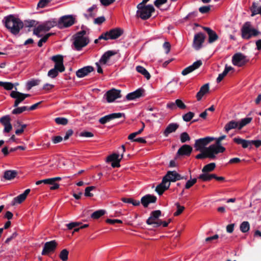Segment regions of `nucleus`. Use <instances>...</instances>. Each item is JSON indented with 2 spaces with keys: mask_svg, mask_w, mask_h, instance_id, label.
<instances>
[{
  "mask_svg": "<svg viewBox=\"0 0 261 261\" xmlns=\"http://www.w3.org/2000/svg\"><path fill=\"white\" fill-rule=\"evenodd\" d=\"M105 213L106 212L105 210H99L93 213L91 215V217L93 219H97L104 215Z\"/></svg>",
  "mask_w": 261,
  "mask_h": 261,
  "instance_id": "ea45409f",
  "label": "nucleus"
},
{
  "mask_svg": "<svg viewBox=\"0 0 261 261\" xmlns=\"http://www.w3.org/2000/svg\"><path fill=\"white\" fill-rule=\"evenodd\" d=\"M50 36V34H47L43 37L38 42V46L41 47L43 43L46 42L49 37Z\"/></svg>",
  "mask_w": 261,
  "mask_h": 261,
  "instance_id": "4d7b16f0",
  "label": "nucleus"
},
{
  "mask_svg": "<svg viewBox=\"0 0 261 261\" xmlns=\"http://www.w3.org/2000/svg\"><path fill=\"white\" fill-rule=\"evenodd\" d=\"M0 86L3 87L5 90H11L13 89L14 85L10 82L0 81Z\"/></svg>",
  "mask_w": 261,
  "mask_h": 261,
  "instance_id": "37998d69",
  "label": "nucleus"
},
{
  "mask_svg": "<svg viewBox=\"0 0 261 261\" xmlns=\"http://www.w3.org/2000/svg\"><path fill=\"white\" fill-rule=\"evenodd\" d=\"M136 69L138 72L143 75L147 80L150 79V73L144 67L139 65L136 67Z\"/></svg>",
  "mask_w": 261,
  "mask_h": 261,
  "instance_id": "f704fd0d",
  "label": "nucleus"
},
{
  "mask_svg": "<svg viewBox=\"0 0 261 261\" xmlns=\"http://www.w3.org/2000/svg\"><path fill=\"white\" fill-rule=\"evenodd\" d=\"M55 22L54 21H48L42 24L38 25L34 30V34L38 37H41L40 33L42 32L49 31L51 28L54 27Z\"/></svg>",
  "mask_w": 261,
  "mask_h": 261,
  "instance_id": "9b49d317",
  "label": "nucleus"
},
{
  "mask_svg": "<svg viewBox=\"0 0 261 261\" xmlns=\"http://www.w3.org/2000/svg\"><path fill=\"white\" fill-rule=\"evenodd\" d=\"M55 122L58 124L66 125L68 123V120L65 118L58 117L55 119Z\"/></svg>",
  "mask_w": 261,
  "mask_h": 261,
  "instance_id": "3c124183",
  "label": "nucleus"
},
{
  "mask_svg": "<svg viewBox=\"0 0 261 261\" xmlns=\"http://www.w3.org/2000/svg\"><path fill=\"white\" fill-rule=\"evenodd\" d=\"M210 10V6H202L199 8V11L201 13H206Z\"/></svg>",
  "mask_w": 261,
  "mask_h": 261,
  "instance_id": "0e129e2a",
  "label": "nucleus"
},
{
  "mask_svg": "<svg viewBox=\"0 0 261 261\" xmlns=\"http://www.w3.org/2000/svg\"><path fill=\"white\" fill-rule=\"evenodd\" d=\"M251 32H252V29L250 28V22H246L242 29V37L246 39L250 38Z\"/></svg>",
  "mask_w": 261,
  "mask_h": 261,
  "instance_id": "5701e85b",
  "label": "nucleus"
},
{
  "mask_svg": "<svg viewBox=\"0 0 261 261\" xmlns=\"http://www.w3.org/2000/svg\"><path fill=\"white\" fill-rule=\"evenodd\" d=\"M180 139L182 143H185L189 141L190 140V138L187 133L184 132L180 134Z\"/></svg>",
  "mask_w": 261,
  "mask_h": 261,
  "instance_id": "8fccbe9b",
  "label": "nucleus"
},
{
  "mask_svg": "<svg viewBox=\"0 0 261 261\" xmlns=\"http://www.w3.org/2000/svg\"><path fill=\"white\" fill-rule=\"evenodd\" d=\"M106 20V19L104 16L98 17L96 18H95L94 20V22L95 24H100L103 23Z\"/></svg>",
  "mask_w": 261,
  "mask_h": 261,
  "instance_id": "680f3d73",
  "label": "nucleus"
},
{
  "mask_svg": "<svg viewBox=\"0 0 261 261\" xmlns=\"http://www.w3.org/2000/svg\"><path fill=\"white\" fill-rule=\"evenodd\" d=\"M116 54V52L114 50H108L105 53L99 60V63L101 65L107 64L110 58Z\"/></svg>",
  "mask_w": 261,
  "mask_h": 261,
  "instance_id": "b1692460",
  "label": "nucleus"
},
{
  "mask_svg": "<svg viewBox=\"0 0 261 261\" xmlns=\"http://www.w3.org/2000/svg\"><path fill=\"white\" fill-rule=\"evenodd\" d=\"M206 152L208 154V158L213 159L216 158V155L219 153H222L225 150V148L222 145L216 143L210 145L205 148Z\"/></svg>",
  "mask_w": 261,
  "mask_h": 261,
  "instance_id": "423d86ee",
  "label": "nucleus"
},
{
  "mask_svg": "<svg viewBox=\"0 0 261 261\" xmlns=\"http://www.w3.org/2000/svg\"><path fill=\"white\" fill-rule=\"evenodd\" d=\"M101 4L104 6H108L112 4L115 0H99Z\"/></svg>",
  "mask_w": 261,
  "mask_h": 261,
  "instance_id": "338daca9",
  "label": "nucleus"
},
{
  "mask_svg": "<svg viewBox=\"0 0 261 261\" xmlns=\"http://www.w3.org/2000/svg\"><path fill=\"white\" fill-rule=\"evenodd\" d=\"M163 179L165 181L170 183L171 182H175L177 180L181 179H187V177L182 176L175 171H169L167 174L164 176Z\"/></svg>",
  "mask_w": 261,
  "mask_h": 261,
  "instance_id": "6e6552de",
  "label": "nucleus"
},
{
  "mask_svg": "<svg viewBox=\"0 0 261 261\" xmlns=\"http://www.w3.org/2000/svg\"><path fill=\"white\" fill-rule=\"evenodd\" d=\"M202 65L201 60H198L194 62L193 64L186 68H185L181 72L183 75H186L192 72L195 69L198 68Z\"/></svg>",
  "mask_w": 261,
  "mask_h": 261,
  "instance_id": "a211bd4d",
  "label": "nucleus"
},
{
  "mask_svg": "<svg viewBox=\"0 0 261 261\" xmlns=\"http://www.w3.org/2000/svg\"><path fill=\"white\" fill-rule=\"evenodd\" d=\"M247 62L246 57L241 53L235 54L232 57V64L238 67L244 66Z\"/></svg>",
  "mask_w": 261,
  "mask_h": 261,
  "instance_id": "9d476101",
  "label": "nucleus"
},
{
  "mask_svg": "<svg viewBox=\"0 0 261 261\" xmlns=\"http://www.w3.org/2000/svg\"><path fill=\"white\" fill-rule=\"evenodd\" d=\"M137 7L138 10L136 15L143 20H146L150 18L151 13L154 11V8L151 5H145L143 3H140Z\"/></svg>",
  "mask_w": 261,
  "mask_h": 261,
  "instance_id": "7ed1b4c3",
  "label": "nucleus"
},
{
  "mask_svg": "<svg viewBox=\"0 0 261 261\" xmlns=\"http://www.w3.org/2000/svg\"><path fill=\"white\" fill-rule=\"evenodd\" d=\"M123 158V154L120 155L118 153H113L109 156H108L107 161V162H112V161H117L120 162L121 159Z\"/></svg>",
  "mask_w": 261,
  "mask_h": 261,
  "instance_id": "c9c22d12",
  "label": "nucleus"
},
{
  "mask_svg": "<svg viewBox=\"0 0 261 261\" xmlns=\"http://www.w3.org/2000/svg\"><path fill=\"white\" fill-rule=\"evenodd\" d=\"M233 140L237 144L241 145L244 148H246L250 145V141L246 140L239 137L234 138Z\"/></svg>",
  "mask_w": 261,
  "mask_h": 261,
  "instance_id": "473e14b6",
  "label": "nucleus"
},
{
  "mask_svg": "<svg viewBox=\"0 0 261 261\" xmlns=\"http://www.w3.org/2000/svg\"><path fill=\"white\" fill-rule=\"evenodd\" d=\"M51 59L55 63L54 68L58 70L60 72L65 71V68L63 64V58L62 56H54L51 58Z\"/></svg>",
  "mask_w": 261,
  "mask_h": 261,
  "instance_id": "ddd939ff",
  "label": "nucleus"
},
{
  "mask_svg": "<svg viewBox=\"0 0 261 261\" xmlns=\"http://www.w3.org/2000/svg\"><path fill=\"white\" fill-rule=\"evenodd\" d=\"M170 186V183L165 181L163 179L162 182L156 186L155 191L159 195H161L165 190L169 188Z\"/></svg>",
  "mask_w": 261,
  "mask_h": 261,
  "instance_id": "a878e982",
  "label": "nucleus"
},
{
  "mask_svg": "<svg viewBox=\"0 0 261 261\" xmlns=\"http://www.w3.org/2000/svg\"><path fill=\"white\" fill-rule=\"evenodd\" d=\"M201 152L196 156V158L197 159H203L206 158H208V154L206 152V148L203 150Z\"/></svg>",
  "mask_w": 261,
  "mask_h": 261,
  "instance_id": "bf43d9fd",
  "label": "nucleus"
},
{
  "mask_svg": "<svg viewBox=\"0 0 261 261\" xmlns=\"http://www.w3.org/2000/svg\"><path fill=\"white\" fill-rule=\"evenodd\" d=\"M194 116V113L192 112H189L182 115V119L186 122L190 121Z\"/></svg>",
  "mask_w": 261,
  "mask_h": 261,
  "instance_id": "49530a36",
  "label": "nucleus"
},
{
  "mask_svg": "<svg viewBox=\"0 0 261 261\" xmlns=\"http://www.w3.org/2000/svg\"><path fill=\"white\" fill-rule=\"evenodd\" d=\"M192 150V148L189 145H182L177 151V154L182 155H189Z\"/></svg>",
  "mask_w": 261,
  "mask_h": 261,
  "instance_id": "c85d7f7f",
  "label": "nucleus"
},
{
  "mask_svg": "<svg viewBox=\"0 0 261 261\" xmlns=\"http://www.w3.org/2000/svg\"><path fill=\"white\" fill-rule=\"evenodd\" d=\"M63 140V138L61 136H58L52 138V141L54 144H57L61 142Z\"/></svg>",
  "mask_w": 261,
  "mask_h": 261,
  "instance_id": "774afa93",
  "label": "nucleus"
},
{
  "mask_svg": "<svg viewBox=\"0 0 261 261\" xmlns=\"http://www.w3.org/2000/svg\"><path fill=\"white\" fill-rule=\"evenodd\" d=\"M86 34L85 30H82L73 36V45L76 50H80L88 44L89 40L88 37L85 36Z\"/></svg>",
  "mask_w": 261,
  "mask_h": 261,
  "instance_id": "f03ea898",
  "label": "nucleus"
},
{
  "mask_svg": "<svg viewBox=\"0 0 261 261\" xmlns=\"http://www.w3.org/2000/svg\"><path fill=\"white\" fill-rule=\"evenodd\" d=\"M205 36L202 33H199L195 35L193 39V47L196 50L200 49L203 43Z\"/></svg>",
  "mask_w": 261,
  "mask_h": 261,
  "instance_id": "f8f14e48",
  "label": "nucleus"
},
{
  "mask_svg": "<svg viewBox=\"0 0 261 261\" xmlns=\"http://www.w3.org/2000/svg\"><path fill=\"white\" fill-rule=\"evenodd\" d=\"M233 71L234 69L230 66L225 65V69L222 73L219 74L217 78V83L220 82L230 71Z\"/></svg>",
  "mask_w": 261,
  "mask_h": 261,
  "instance_id": "72a5a7b5",
  "label": "nucleus"
},
{
  "mask_svg": "<svg viewBox=\"0 0 261 261\" xmlns=\"http://www.w3.org/2000/svg\"><path fill=\"white\" fill-rule=\"evenodd\" d=\"M214 177H215L214 174H210L207 172H203L198 176V178L203 181H208L214 178Z\"/></svg>",
  "mask_w": 261,
  "mask_h": 261,
  "instance_id": "e433bc0d",
  "label": "nucleus"
},
{
  "mask_svg": "<svg viewBox=\"0 0 261 261\" xmlns=\"http://www.w3.org/2000/svg\"><path fill=\"white\" fill-rule=\"evenodd\" d=\"M252 119L251 117H246L238 121L232 120L225 124L224 127V131L228 133L231 129L234 128L241 130L244 126L250 123Z\"/></svg>",
  "mask_w": 261,
  "mask_h": 261,
  "instance_id": "20e7f679",
  "label": "nucleus"
},
{
  "mask_svg": "<svg viewBox=\"0 0 261 261\" xmlns=\"http://www.w3.org/2000/svg\"><path fill=\"white\" fill-rule=\"evenodd\" d=\"M11 118L9 115H6L0 118V122L5 126L8 124H10Z\"/></svg>",
  "mask_w": 261,
  "mask_h": 261,
  "instance_id": "de8ad7c7",
  "label": "nucleus"
},
{
  "mask_svg": "<svg viewBox=\"0 0 261 261\" xmlns=\"http://www.w3.org/2000/svg\"><path fill=\"white\" fill-rule=\"evenodd\" d=\"M106 222L110 224H115L116 223H122V221L119 219H108L106 220Z\"/></svg>",
  "mask_w": 261,
  "mask_h": 261,
  "instance_id": "69168bd1",
  "label": "nucleus"
},
{
  "mask_svg": "<svg viewBox=\"0 0 261 261\" xmlns=\"http://www.w3.org/2000/svg\"><path fill=\"white\" fill-rule=\"evenodd\" d=\"M163 48L165 50L166 54H168L170 52L171 48V45L170 43L168 41L165 42L163 44Z\"/></svg>",
  "mask_w": 261,
  "mask_h": 261,
  "instance_id": "e2e57ef3",
  "label": "nucleus"
},
{
  "mask_svg": "<svg viewBox=\"0 0 261 261\" xmlns=\"http://www.w3.org/2000/svg\"><path fill=\"white\" fill-rule=\"evenodd\" d=\"M18 175V172L14 170H8L4 172L3 177L7 180L14 179Z\"/></svg>",
  "mask_w": 261,
  "mask_h": 261,
  "instance_id": "cd10ccee",
  "label": "nucleus"
},
{
  "mask_svg": "<svg viewBox=\"0 0 261 261\" xmlns=\"http://www.w3.org/2000/svg\"><path fill=\"white\" fill-rule=\"evenodd\" d=\"M197 182V179L196 178H193L191 179L190 180H188L186 185H185V188L187 189H188L190 188L191 187H192L196 182Z\"/></svg>",
  "mask_w": 261,
  "mask_h": 261,
  "instance_id": "864d4df0",
  "label": "nucleus"
},
{
  "mask_svg": "<svg viewBox=\"0 0 261 261\" xmlns=\"http://www.w3.org/2000/svg\"><path fill=\"white\" fill-rule=\"evenodd\" d=\"M95 189V187L93 186L88 187L85 189V196L86 197H92L93 196V194L90 193V192L93 190Z\"/></svg>",
  "mask_w": 261,
  "mask_h": 261,
  "instance_id": "6e6d98bb",
  "label": "nucleus"
},
{
  "mask_svg": "<svg viewBox=\"0 0 261 261\" xmlns=\"http://www.w3.org/2000/svg\"><path fill=\"white\" fill-rule=\"evenodd\" d=\"M81 223L79 222H73L66 224V226L67 228L69 230L72 229V228L76 227L80 225Z\"/></svg>",
  "mask_w": 261,
  "mask_h": 261,
  "instance_id": "052dcab7",
  "label": "nucleus"
},
{
  "mask_svg": "<svg viewBox=\"0 0 261 261\" xmlns=\"http://www.w3.org/2000/svg\"><path fill=\"white\" fill-rule=\"evenodd\" d=\"M209 85L205 84L203 85L200 89V90L196 94V98L198 101L200 100L202 97L208 92Z\"/></svg>",
  "mask_w": 261,
  "mask_h": 261,
  "instance_id": "c756f323",
  "label": "nucleus"
},
{
  "mask_svg": "<svg viewBox=\"0 0 261 261\" xmlns=\"http://www.w3.org/2000/svg\"><path fill=\"white\" fill-rule=\"evenodd\" d=\"M178 127V125L177 123H172L169 124L164 132V136L167 137L170 133L175 132Z\"/></svg>",
  "mask_w": 261,
  "mask_h": 261,
  "instance_id": "7c9ffc66",
  "label": "nucleus"
},
{
  "mask_svg": "<svg viewBox=\"0 0 261 261\" xmlns=\"http://www.w3.org/2000/svg\"><path fill=\"white\" fill-rule=\"evenodd\" d=\"M240 230L244 233L247 232L249 230L250 225L248 222H243L240 226Z\"/></svg>",
  "mask_w": 261,
  "mask_h": 261,
  "instance_id": "79ce46f5",
  "label": "nucleus"
},
{
  "mask_svg": "<svg viewBox=\"0 0 261 261\" xmlns=\"http://www.w3.org/2000/svg\"><path fill=\"white\" fill-rule=\"evenodd\" d=\"M175 205L177 207V211L174 213V216H177L179 215L183 212L185 209V207L180 206L178 203H176Z\"/></svg>",
  "mask_w": 261,
  "mask_h": 261,
  "instance_id": "603ef678",
  "label": "nucleus"
},
{
  "mask_svg": "<svg viewBox=\"0 0 261 261\" xmlns=\"http://www.w3.org/2000/svg\"><path fill=\"white\" fill-rule=\"evenodd\" d=\"M3 22L5 27L13 34H17L23 27V22L13 15L4 17Z\"/></svg>",
  "mask_w": 261,
  "mask_h": 261,
  "instance_id": "f257e3e1",
  "label": "nucleus"
},
{
  "mask_svg": "<svg viewBox=\"0 0 261 261\" xmlns=\"http://www.w3.org/2000/svg\"><path fill=\"white\" fill-rule=\"evenodd\" d=\"M124 116L125 115L123 113H112L100 118L99 120V122L101 124H104L107 122L110 121L111 120L119 118L122 117H124Z\"/></svg>",
  "mask_w": 261,
  "mask_h": 261,
  "instance_id": "dca6fc26",
  "label": "nucleus"
},
{
  "mask_svg": "<svg viewBox=\"0 0 261 261\" xmlns=\"http://www.w3.org/2000/svg\"><path fill=\"white\" fill-rule=\"evenodd\" d=\"M109 39H116L123 33V31L120 28H115L107 32Z\"/></svg>",
  "mask_w": 261,
  "mask_h": 261,
  "instance_id": "393cba45",
  "label": "nucleus"
},
{
  "mask_svg": "<svg viewBox=\"0 0 261 261\" xmlns=\"http://www.w3.org/2000/svg\"><path fill=\"white\" fill-rule=\"evenodd\" d=\"M57 246V243L55 240H53L45 243L41 252V254L45 255L51 252H53L56 248Z\"/></svg>",
  "mask_w": 261,
  "mask_h": 261,
  "instance_id": "4468645a",
  "label": "nucleus"
},
{
  "mask_svg": "<svg viewBox=\"0 0 261 261\" xmlns=\"http://www.w3.org/2000/svg\"><path fill=\"white\" fill-rule=\"evenodd\" d=\"M203 29L206 31L208 35V41L210 43H212L218 39V36L215 32L209 28L204 27Z\"/></svg>",
  "mask_w": 261,
  "mask_h": 261,
  "instance_id": "bb28decb",
  "label": "nucleus"
},
{
  "mask_svg": "<svg viewBox=\"0 0 261 261\" xmlns=\"http://www.w3.org/2000/svg\"><path fill=\"white\" fill-rule=\"evenodd\" d=\"M75 23V18L72 15H65L61 17L58 21L60 28H67Z\"/></svg>",
  "mask_w": 261,
  "mask_h": 261,
  "instance_id": "1a4fd4ad",
  "label": "nucleus"
},
{
  "mask_svg": "<svg viewBox=\"0 0 261 261\" xmlns=\"http://www.w3.org/2000/svg\"><path fill=\"white\" fill-rule=\"evenodd\" d=\"M94 70V68L91 66H87L79 69L76 72V75L79 78H82L88 75Z\"/></svg>",
  "mask_w": 261,
  "mask_h": 261,
  "instance_id": "f3484780",
  "label": "nucleus"
},
{
  "mask_svg": "<svg viewBox=\"0 0 261 261\" xmlns=\"http://www.w3.org/2000/svg\"><path fill=\"white\" fill-rule=\"evenodd\" d=\"M176 107L180 109L183 110L186 108V106L180 99H177L175 100Z\"/></svg>",
  "mask_w": 261,
  "mask_h": 261,
  "instance_id": "5fc2aeb1",
  "label": "nucleus"
},
{
  "mask_svg": "<svg viewBox=\"0 0 261 261\" xmlns=\"http://www.w3.org/2000/svg\"><path fill=\"white\" fill-rule=\"evenodd\" d=\"M142 125H143V126H142V128H140L138 131L133 133L128 136V139L129 140H133V139L135 138L137 135L140 134L143 132V129L144 128V127H145V124L143 122H142Z\"/></svg>",
  "mask_w": 261,
  "mask_h": 261,
  "instance_id": "a18cd8bd",
  "label": "nucleus"
},
{
  "mask_svg": "<svg viewBox=\"0 0 261 261\" xmlns=\"http://www.w3.org/2000/svg\"><path fill=\"white\" fill-rule=\"evenodd\" d=\"M96 6L95 5H93L87 10V13L84 14L85 17L87 19L94 18L96 15Z\"/></svg>",
  "mask_w": 261,
  "mask_h": 261,
  "instance_id": "2f4dec72",
  "label": "nucleus"
},
{
  "mask_svg": "<svg viewBox=\"0 0 261 261\" xmlns=\"http://www.w3.org/2000/svg\"><path fill=\"white\" fill-rule=\"evenodd\" d=\"M216 165L214 163H211L204 166L202 170V172H209L214 170Z\"/></svg>",
  "mask_w": 261,
  "mask_h": 261,
  "instance_id": "58836bf2",
  "label": "nucleus"
},
{
  "mask_svg": "<svg viewBox=\"0 0 261 261\" xmlns=\"http://www.w3.org/2000/svg\"><path fill=\"white\" fill-rule=\"evenodd\" d=\"M69 251L66 249H63L60 253L59 257L62 261H67L68 259Z\"/></svg>",
  "mask_w": 261,
  "mask_h": 261,
  "instance_id": "a19ab883",
  "label": "nucleus"
},
{
  "mask_svg": "<svg viewBox=\"0 0 261 261\" xmlns=\"http://www.w3.org/2000/svg\"><path fill=\"white\" fill-rule=\"evenodd\" d=\"M28 110V107L26 106H23L21 107H18L15 109H14L12 111V113L13 114H18L22 113L23 112Z\"/></svg>",
  "mask_w": 261,
  "mask_h": 261,
  "instance_id": "09e8293b",
  "label": "nucleus"
},
{
  "mask_svg": "<svg viewBox=\"0 0 261 261\" xmlns=\"http://www.w3.org/2000/svg\"><path fill=\"white\" fill-rule=\"evenodd\" d=\"M59 72H60L58 70L54 68L48 71L47 76L51 79H55L58 75Z\"/></svg>",
  "mask_w": 261,
  "mask_h": 261,
  "instance_id": "c03bdc74",
  "label": "nucleus"
},
{
  "mask_svg": "<svg viewBox=\"0 0 261 261\" xmlns=\"http://www.w3.org/2000/svg\"><path fill=\"white\" fill-rule=\"evenodd\" d=\"M121 91L115 89H112L108 91L106 94L107 100L108 102H112L116 99L121 97Z\"/></svg>",
  "mask_w": 261,
  "mask_h": 261,
  "instance_id": "2eb2a0df",
  "label": "nucleus"
},
{
  "mask_svg": "<svg viewBox=\"0 0 261 261\" xmlns=\"http://www.w3.org/2000/svg\"><path fill=\"white\" fill-rule=\"evenodd\" d=\"M156 197L152 195L147 194L142 197L141 202L144 207H147L150 203H154Z\"/></svg>",
  "mask_w": 261,
  "mask_h": 261,
  "instance_id": "4be33fe9",
  "label": "nucleus"
},
{
  "mask_svg": "<svg viewBox=\"0 0 261 261\" xmlns=\"http://www.w3.org/2000/svg\"><path fill=\"white\" fill-rule=\"evenodd\" d=\"M144 90L142 88H139L134 92L127 94L126 98L128 100H132L138 98L143 95Z\"/></svg>",
  "mask_w": 261,
  "mask_h": 261,
  "instance_id": "6ab92c4d",
  "label": "nucleus"
},
{
  "mask_svg": "<svg viewBox=\"0 0 261 261\" xmlns=\"http://www.w3.org/2000/svg\"><path fill=\"white\" fill-rule=\"evenodd\" d=\"M161 215V212L160 210H156L150 213V217L146 221L148 225H152L154 227H158L161 225V220L159 217Z\"/></svg>",
  "mask_w": 261,
  "mask_h": 261,
  "instance_id": "39448f33",
  "label": "nucleus"
},
{
  "mask_svg": "<svg viewBox=\"0 0 261 261\" xmlns=\"http://www.w3.org/2000/svg\"><path fill=\"white\" fill-rule=\"evenodd\" d=\"M214 140H215V138L211 137H206L197 139L195 141L194 147L196 150L202 151L205 148V146L206 145Z\"/></svg>",
  "mask_w": 261,
  "mask_h": 261,
  "instance_id": "0eeeda50",
  "label": "nucleus"
},
{
  "mask_svg": "<svg viewBox=\"0 0 261 261\" xmlns=\"http://www.w3.org/2000/svg\"><path fill=\"white\" fill-rule=\"evenodd\" d=\"M50 2V0H40L38 3V7L41 8H44L47 6Z\"/></svg>",
  "mask_w": 261,
  "mask_h": 261,
  "instance_id": "13d9d810",
  "label": "nucleus"
},
{
  "mask_svg": "<svg viewBox=\"0 0 261 261\" xmlns=\"http://www.w3.org/2000/svg\"><path fill=\"white\" fill-rule=\"evenodd\" d=\"M30 190L28 189L25 190L24 192L18 196L15 197L11 202L12 205H15L17 204H20L23 202L27 198V196L29 194Z\"/></svg>",
  "mask_w": 261,
  "mask_h": 261,
  "instance_id": "aec40b11",
  "label": "nucleus"
},
{
  "mask_svg": "<svg viewBox=\"0 0 261 261\" xmlns=\"http://www.w3.org/2000/svg\"><path fill=\"white\" fill-rule=\"evenodd\" d=\"M15 90H17V89L15 88ZM10 96L15 99L14 104V107H17L18 105L24 99L22 93L16 91V90L12 91L10 93Z\"/></svg>",
  "mask_w": 261,
  "mask_h": 261,
  "instance_id": "412c9836",
  "label": "nucleus"
},
{
  "mask_svg": "<svg viewBox=\"0 0 261 261\" xmlns=\"http://www.w3.org/2000/svg\"><path fill=\"white\" fill-rule=\"evenodd\" d=\"M40 82L39 79H32L27 83L28 90H30L33 87L38 85Z\"/></svg>",
  "mask_w": 261,
  "mask_h": 261,
  "instance_id": "4c0bfd02",
  "label": "nucleus"
}]
</instances>
